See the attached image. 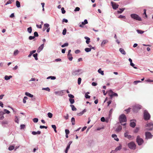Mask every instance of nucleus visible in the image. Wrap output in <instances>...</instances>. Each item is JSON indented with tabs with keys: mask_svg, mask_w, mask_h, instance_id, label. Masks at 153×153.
<instances>
[{
	"mask_svg": "<svg viewBox=\"0 0 153 153\" xmlns=\"http://www.w3.org/2000/svg\"><path fill=\"white\" fill-rule=\"evenodd\" d=\"M119 9H120V10H118L117 11V13H121L125 9L124 8H120Z\"/></svg>",
	"mask_w": 153,
	"mask_h": 153,
	"instance_id": "nucleus-30",
	"label": "nucleus"
},
{
	"mask_svg": "<svg viewBox=\"0 0 153 153\" xmlns=\"http://www.w3.org/2000/svg\"><path fill=\"white\" fill-rule=\"evenodd\" d=\"M132 19L139 21L142 20L141 18L138 15L136 14H132L130 15Z\"/></svg>",
	"mask_w": 153,
	"mask_h": 153,
	"instance_id": "nucleus-4",
	"label": "nucleus"
},
{
	"mask_svg": "<svg viewBox=\"0 0 153 153\" xmlns=\"http://www.w3.org/2000/svg\"><path fill=\"white\" fill-rule=\"evenodd\" d=\"M68 45V44L67 43H64L63 45H61V47L62 48L66 46H67Z\"/></svg>",
	"mask_w": 153,
	"mask_h": 153,
	"instance_id": "nucleus-52",
	"label": "nucleus"
},
{
	"mask_svg": "<svg viewBox=\"0 0 153 153\" xmlns=\"http://www.w3.org/2000/svg\"><path fill=\"white\" fill-rule=\"evenodd\" d=\"M38 54L37 53L33 54V56L34 57L35 59L36 60H37L38 59L37 58Z\"/></svg>",
	"mask_w": 153,
	"mask_h": 153,
	"instance_id": "nucleus-39",
	"label": "nucleus"
},
{
	"mask_svg": "<svg viewBox=\"0 0 153 153\" xmlns=\"http://www.w3.org/2000/svg\"><path fill=\"white\" fill-rule=\"evenodd\" d=\"M16 5L17 7H20V4L19 2L18 1H16Z\"/></svg>",
	"mask_w": 153,
	"mask_h": 153,
	"instance_id": "nucleus-29",
	"label": "nucleus"
},
{
	"mask_svg": "<svg viewBox=\"0 0 153 153\" xmlns=\"http://www.w3.org/2000/svg\"><path fill=\"white\" fill-rule=\"evenodd\" d=\"M25 95L30 97L32 98L33 97V95L28 92H26L25 93Z\"/></svg>",
	"mask_w": 153,
	"mask_h": 153,
	"instance_id": "nucleus-21",
	"label": "nucleus"
},
{
	"mask_svg": "<svg viewBox=\"0 0 153 153\" xmlns=\"http://www.w3.org/2000/svg\"><path fill=\"white\" fill-rule=\"evenodd\" d=\"M14 146H10L8 148V149L10 151H11L14 149Z\"/></svg>",
	"mask_w": 153,
	"mask_h": 153,
	"instance_id": "nucleus-32",
	"label": "nucleus"
},
{
	"mask_svg": "<svg viewBox=\"0 0 153 153\" xmlns=\"http://www.w3.org/2000/svg\"><path fill=\"white\" fill-rule=\"evenodd\" d=\"M4 112L2 111L0 112V120H3L4 118L3 116Z\"/></svg>",
	"mask_w": 153,
	"mask_h": 153,
	"instance_id": "nucleus-22",
	"label": "nucleus"
},
{
	"mask_svg": "<svg viewBox=\"0 0 153 153\" xmlns=\"http://www.w3.org/2000/svg\"><path fill=\"white\" fill-rule=\"evenodd\" d=\"M51 79L52 80H54L56 79V77L54 76H49L47 78V79Z\"/></svg>",
	"mask_w": 153,
	"mask_h": 153,
	"instance_id": "nucleus-26",
	"label": "nucleus"
},
{
	"mask_svg": "<svg viewBox=\"0 0 153 153\" xmlns=\"http://www.w3.org/2000/svg\"><path fill=\"white\" fill-rule=\"evenodd\" d=\"M44 26L45 28H48L49 27V25L48 23L45 24L44 25Z\"/></svg>",
	"mask_w": 153,
	"mask_h": 153,
	"instance_id": "nucleus-54",
	"label": "nucleus"
},
{
	"mask_svg": "<svg viewBox=\"0 0 153 153\" xmlns=\"http://www.w3.org/2000/svg\"><path fill=\"white\" fill-rule=\"evenodd\" d=\"M32 134L34 135L36 134H41V131H38L37 132L33 131L32 132Z\"/></svg>",
	"mask_w": 153,
	"mask_h": 153,
	"instance_id": "nucleus-23",
	"label": "nucleus"
},
{
	"mask_svg": "<svg viewBox=\"0 0 153 153\" xmlns=\"http://www.w3.org/2000/svg\"><path fill=\"white\" fill-rule=\"evenodd\" d=\"M136 140L139 145H141L143 142V139L141 138L139 136H137Z\"/></svg>",
	"mask_w": 153,
	"mask_h": 153,
	"instance_id": "nucleus-7",
	"label": "nucleus"
},
{
	"mask_svg": "<svg viewBox=\"0 0 153 153\" xmlns=\"http://www.w3.org/2000/svg\"><path fill=\"white\" fill-rule=\"evenodd\" d=\"M122 127L121 126H119L116 129V131L117 132L120 131L122 129Z\"/></svg>",
	"mask_w": 153,
	"mask_h": 153,
	"instance_id": "nucleus-18",
	"label": "nucleus"
},
{
	"mask_svg": "<svg viewBox=\"0 0 153 153\" xmlns=\"http://www.w3.org/2000/svg\"><path fill=\"white\" fill-rule=\"evenodd\" d=\"M111 4L113 9L115 10L118 7L119 5L111 1Z\"/></svg>",
	"mask_w": 153,
	"mask_h": 153,
	"instance_id": "nucleus-10",
	"label": "nucleus"
},
{
	"mask_svg": "<svg viewBox=\"0 0 153 153\" xmlns=\"http://www.w3.org/2000/svg\"><path fill=\"white\" fill-rule=\"evenodd\" d=\"M119 51L123 55H125L126 54L125 51L122 48H120Z\"/></svg>",
	"mask_w": 153,
	"mask_h": 153,
	"instance_id": "nucleus-19",
	"label": "nucleus"
},
{
	"mask_svg": "<svg viewBox=\"0 0 153 153\" xmlns=\"http://www.w3.org/2000/svg\"><path fill=\"white\" fill-rule=\"evenodd\" d=\"M52 127L54 129V131L56 132H57V131L56 130V127L55 125H52Z\"/></svg>",
	"mask_w": 153,
	"mask_h": 153,
	"instance_id": "nucleus-37",
	"label": "nucleus"
},
{
	"mask_svg": "<svg viewBox=\"0 0 153 153\" xmlns=\"http://www.w3.org/2000/svg\"><path fill=\"white\" fill-rule=\"evenodd\" d=\"M44 46V45L43 44L41 45L38 48L37 50V52L38 53H39L43 49Z\"/></svg>",
	"mask_w": 153,
	"mask_h": 153,
	"instance_id": "nucleus-15",
	"label": "nucleus"
},
{
	"mask_svg": "<svg viewBox=\"0 0 153 153\" xmlns=\"http://www.w3.org/2000/svg\"><path fill=\"white\" fill-rule=\"evenodd\" d=\"M68 96L71 99L73 98L74 97V96L71 94H68Z\"/></svg>",
	"mask_w": 153,
	"mask_h": 153,
	"instance_id": "nucleus-57",
	"label": "nucleus"
},
{
	"mask_svg": "<svg viewBox=\"0 0 153 153\" xmlns=\"http://www.w3.org/2000/svg\"><path fill=\"white\" fill-rule=\"evenodd\" d=\"M130 65L132 67L134 68L135 69H137V67L135 66V64H134L133 63H132L130 64Z\"/></svg>",
	"mask_w": 153,
	"mask_h": 153,
	"instance_id": "nucleus-48",
	"label": "nucleus"
},
{
	"mask_svg": "<svg viewBox=\"0 0 153 153\" xmlns=\"http://www.w3.org/2000/svg\"><path fill=\"white\" fill-rule=\"evenodd\" d=\"M15 122L18 124L19 123V120L18 118V117L16 116H15Z\"/></svg>",
	"mask_w": 153,
	"mask_h": 153,
	"instance_id": "nucleus-40",
	"label": "nucleus"
},
{
	"mask_svg": "<svg viewBox=\"0 0 153 153\" xmlns=\"http://www.w3.org/2000/svg\"><path fill=\"white\" fill-rule=\"evenodd\" d=\"M112 137L114 138V139L117 141H118L119 140V139L117 138V136L115 134H113L112 135Z\"/></svg>",
	"mask_w": 153,
	"mask_h": 153,
	"instance_id": "nucleus-17",
	"label": "nucleus"
},
{
	"mask_svg": "<svg viewBox=\"0 0 153 153\" xmlns=\"http://www.w3.org/2000/svg\"><path fill=\"white\" fill-rule=\"evenodd\" d=\"M141 106L140 105L136 104L134 105L133 107V110L134 112H136L137 111L141 108Z\"/></svg>",
	"mask_w": 153,
	"mask_h": 153,
	"instance_id": "nucleus-6",
	"label": "nucleus"
},
{
	"mask_svg": "<svg viewBox=\"0 0 153 153\" xmlns=\"http://www.w3.org/2000/svg\"><path fill=\"white\" fill-rule=\"evenodd\" d=\"M68 56V59H69V60H70V61L72 60L73 59V57L72 56L71 54V56Z\"/></svg>",
	"mask_w": 153,
	"mask_h": 153,
	"instance_id": "nucleus-60",
	"label": "nucleus"
},
{
	"mask_svg": "<svg viewBox=\"0 0 153 153\" xmlns=\"http://www.w3.org/2000/svg\"><path fill=\"white\" fill-rule=\"evenodd\" d=\"M119 120L120 123H122L123 122H126L127 121L126 117V115L122 114L119 117Z\"/></svg>",
	"mask_w": 153,
	"mask_h": 153,
	"instance_id": "nucleus-1",
	"label": "nucleus"
},
{
	"mask_svg": "<svg viewBox=\"0 0 153 153\" xmlns=\"http://www.w3.org/2000/svg\"><path fill=\"white\" fill-rule=\"evenodd\" d=\"M91 48H86L85 49V50L86 52H88L91 51Z\"/></svg>",
	"mask_w": 153,
	"mask_h": 153,
	"instance_id": "nucleus-35",
	"label": "nucleus"
},
{
	"mask_svg": "<svg viewBox=\"0 0 153 153\" xmlns=\"http://www.w3.org/2000/svg\"><path fill=\"white\" fill-rule=\"evenodd\" d=\"M61 10L62 11V14H64L66 12L65 11V10L64 7H62L61 8Z\"/></svg>",
	"mask_w": 153,
	"mask_h": 153,
	"instance_id": "nucleus-53",
	"label": "nucleus"
},
{
	"mask_svg": "<svg viewBox=\"0 0 153 153\" xmlns=\"http://www.w3.org/2000/svg\"><path fill=\"white\" fill-rule=\"evenodd\" d=\"M86 109H84L83 110V111H82V112H80V113L78 114V115L79 116H80L81 115H82L85 112H86Z\"/></svg>",
	"mask_w": 153,
	"mask_h": 153,
	"instance_id": "nucleus-27",
	"label": "nucleus"
},
{
	"mask_svg": "<svg viewBox=\"0 0 153 153\" xmlns=\"http://www.w3.org/2000/svg\"><path fill=\"white\" fill-rule=\"evenodd\" d=\"M81 78H79L78 79V85H80L81 84Z\"/></svg>",
	"mask_w": 153,
	"mask_h": 153,
	"instance_id": "nucleus-51",
	"label": "nucleus"
},
{
	"mask_svg": "<svg viewBox=\"0 0 153 153\" xmlns=\"http://www.w3.org/2000/svg\"><path fill=\"white\" fill-rule=\"evenodd\" d=\"M33 120L34 123H36L38 121V119L37 118H33Z\"/></svg>",
	"mask_w": 153,
	"mask_h": 153,
	"instance_id": "nucleus-50",
	"label": "nucleus"
},
{
	"mask_svg": "<svg viewBox=\"0 0 153 153\" xmlns=\"http://www.w3.org/2000/svg\"><path fill=\"white\" fill-rule=\"evenodd\" d=\"M34 36H35V37H38L39 36L38 33L37 32H35L34 33Z\"/></svg>",
	"mask_w": 153,
	"mask_h": 153,
	"instance_id": "nucleus-56",
	"label": "nucleus"
},
{
	"mask_svg": "<svg viewBox=\"0 0 153 153\" xmlns=\"http://www.w3.org/2000/svg\"><path fill=\"white\" fill-rule=\"evenodd\" d=\"M137 33H139V34H143L144 32V31H143L142 30H137Z\"/></svg>",
	"mask_w": 153,
	"mask_h": 153,
	"instance_id": "nucleus-46",
	"label": "nucleus"
},
{
	"mask_svg": "<svg viewBox=\"0 0 153 153\" xmlns=\"http://www.w3.org/2000/svg\"><path fill=\"white\" fill-rule=\"evenodd\" d=\"M28 99V98L27 97H25L23 98V103H25L26 102V100Z\"/></svg>",
	"mask_w": 153,
	"mask_h": 153,
	"instance_id": "nucleus-44",
	"label": "nucleus"
},
{
	"mask_svg": "<svg viewBox=\"0 0 153 153\" xmlns=\"http://www.w3.org/2000/svg\"><path fill=\"white\" fill-rule=\"evenodd\" d=\"M25 128V125L24 124H22L20 125V129H24Z\"/></svg>",
	"mask_w": 153,
	"mask_h": 153,
	"instance_id": "nucleus-55",
	"label": "nucleus"
},
{
	"mask_svg": "<svg viewBox=\"0 0 153 153\" xmlns=\"http://www.w3.org/2000/svg\"><path fill=\"white\" fill-rule=\"evenodd\" d=\"M4 114H5L6 113L9 114L10 113V112L9 111L6 109H4Z\"/></svg>",
	"mask_w": 153,
	"mask_h": 153,
	"instance_id": "nucleus-36",
	"label": "nucleus"
},
{
	"mask_svg": "<svg viewBox=\"0 0 153 153\" xmlns=\"http://www.w3.org/2000/svg\"><path fill=\"white\" fill-rule=\"evenodd\" d=\"M27 31L29 33H31L32 32V27H30L27 28Z\"/></svg>",
	"mask_w": 153,
	"mask_h": 153,
	"instance_id": "nucleus-28",
	"label": "nucleus"
},
{
	"mask_svg": "<svg viewBox=\"0 0 153 153\" xmlns=\"http://www.w3.org/2000/svg\"><path fill=\"white\" fill-rule=\"evenodd\" d=\"M108 42V40H104L101 42V46L102 47H103L104 45L106 44Z\"/></svg>",
	"mask_w": 153,
	"mask_h": 153,
	"instance_id": "nucleus-14",
	"label": "nucleus"
},
{
	"mask_svg": "<svg viewBox=\"0 0 153 153\" xmlns=\"http://www.w3.org/2000/svg\"><path fill=\"white\" fill-rule=\"evenodd\" d=\"M39 127L40 128H45V129H47V126H40Z\"/></svg>",
	"mask_w": 153,
	"mask_h": 153,
	"instance_id": "nucleus-61",
	"label": "nucleus"
},
{
	"mask_svg": "<svg viewBox=\"0 0 153 153\" xmlns=\"http://www.w3.org/2000/svg\"><path fill=\"white\" fill-rule=\"evenodd\" d=\"M42 90H45L48 91L49 92L50 91V89L48 87L46 88H42Z\"/></svg>",
	"mask_w": 153,
	"mask_h": 153,
	"instance_id": "nucleus-49",
	"label": "nucleus"
},
{
	"mask_svg": "<svg viewBox=\"0 0 153 153\" xmlns=\"http://www.w3.org/2000/svg\"><path fill=\"white\" fill-rule=\"evenodd\" d=\"M83 72V71L82 69H79L76 70L72 73V74L74 76H78Z\"/></svg>",
	"mask_w": 153,
	"mask_h": 153,
	"instance_id": "nucleus-2",
	"label": "nucleus"
},
{
	"mask_svg": "<svg viewBox=\"0 0 153 153\" xmlns=\"http://www.w3.org/2000/svg\"><path fill=\"white\" fill-rule=\"evenodd\" d=\"M128 131H126L124 133V137H125L127 138V137L129 135H128Z\"/></svg>",
	"mask_w": 153,
	"mask_h": 153,
	"instance_id": "nucleus-41",
	"label": "nucleus"
},
{
	"mask_svg": "<svg viewBox=\"0 0 153 153\" xmlns=\"http://www.w3.org/2000/svg\"><path fill=\"white\" fill-rule=\"evenodd\" d=\"M129 148L132 149H135L136 148V145L133 142H131L128 144Z\"/></svg>",
	"mask_w": 153,
	"mask_h": 153,
	"instance_id": "nucleus-5",
	"label": "nucleus"
},
{
	"mask_svg": "<svg viewBox=\"0 0 153 153\" xmlns=\"http://www.w3.org/2000/svg\"><path fill=\"white\" fill-rule=\"evenodd\" d=\"M143 114L144 119L145 120H148L150 119V115L147 111L145 110Z\"/></svg>",
	"mask_w": 153,
	"mask_h": 153,
	"instance_id": "nucleus-3",
	"label": "nucleus"
},
{
	"mask_svg": "<svg viewBox=\"0 0 153 153\" xmlns=\"http://www.w3.org/2000/svg\"><path fill=\"white\" fill-rule=\"evenodd\" d=\"M12 77V76H8L7 75H6L4 76V79L5 80H8L10 79Z\"/></svg>",
	"mask_w": 153,
	"mask_h": 153,
	"instance_id": "nucleus-20",
	"label": "nucleus"
},
{
	"mask_svg": "<svg viewBox=\"0 0 153 153\" xmlns=\"http://www.w3.org/2000/svg\"><path fill=\"white\" fill-rule=\"evenodd\" d=\"M70 106L71 107L72 110L73 111H76V108L75 107L74 105H71Z\"/></svg>",
	"mask_w": 153,
	"mask_h": 153,
	"instance_id": "nucleus-38",
	"label": "nucleus"
},
{
	"mask_svg": "<svg viewBox=\"0 0 153 153\" xmlns=\"http://www.w3.org/2000/svg\"><path fill=\"white\" fill-rule=\"evenodd\" d=\"M19 51L18 50H15L13 52V55L14 56H16L19 53Z\"/></svg>",
	"mask_w": 153,
	"mask_h": 153,
	"instance_id": "nucleus-33",
	"label": "nucleus"
},
{
	"mask_svg": "<svg viewBox=\"0 0 153 153\" xmlns=\"http://www.w3.org/2000/svg\"><path fill=\"white\" fill-rule=\"evenodd\" d=\"M65 90H61L59 91H55L54 93L56 94H58L59 96H62L64 94Z\"/></svg>",
	"mask_w": 153,
	"mask_h": 153,
	"instance_id": "nucleus-9",
	"label": "nucleus"
},
{
	"mask_svg": "<svg viewBox=\"0 0 153 153\" xmlns=\"http://www.w3.org/2000/svg\"><path fill=\"white\" fill-rule=\"evenodd\" d=\"M48 116L49 118H51L53 116V114L50 112H49L48 114Z\"/></svg>",
	"mask_w": 153,
	"mask_h": 153,
	"instance_id": "nucleus-42",
	"label": "nucleus"
},
{
	"mask_svg": "<svg viewBox=\"0 0 153 153\" xmlns=\"http://www.w3.org/2000/svg\"><path fill=\"white\" fill-rule=\"evenodd\" d=\"M69 101L71 104H73L74 102V99L70 98L69 99Z\"/></svg>",
	"mask_w": 153,
	"mask_h": 153,
	"instance_id": "nucleus-43",
	"label": "nucleus"
},
{
	"mask_svg": "<svg viewBox=\"0 0 153 153\" xmlns=\"http://www.w3.org/2000/svg\"><path fill=\"white\" fill-rule=\"evenodd\" d=\"M146 127H148V128H147L148 130L150 131L152 130L153 128V123L150 122L147 123Z\"/></svg>",
	"mask_w": 153,
	"mask_h": 153,
	"instance_id": "nucleus-8",
	"label": "nucleus"
},
{
	"mask_svg": "<svg viewBox=\"0 0 153 153\" xmlns=\"http://www.w3.org/2000/svg\"><path fill=\"white\" fill-rule=\"evenodd\" d=\"M71 122L72 125H74L75 124V118L73 117L71 119Z\"/></svg>",
	"mask_w": 153,
	"mask_h": 153,
	"instance_id": "nucleus-31",
	"label": "nucleus"
},
{
	"mask_svg": "<svg viewBox=\"0 0 153 153\" xmlns=\"http://www.w3.org/2000/svg\"><path fill=\"white\" fill-rule=\"evenodd\" d=\"M98 72L101 74L102 75H104L103 71L101 70V68H100L98 71Z\"/></svg>",
	"mask_w": 153,
	"mask_h": 153,
	"instance_id": "nucleus-25",
	"label": "nucleus"
},
{
	"mask_svg": "<svg viewBox=\"0 0 153 153\" xmlns=\"http://www.w3.org/2000/svg\"><path fill=\"white\" fill-rule=\"evenodd\" d=\"M122 148V146L121 144H120L119 146L117 147L114 150L115 152H116L117 151H120Z\"/></svg>",
	"mask_w": 153,
	"mask_h": 153,
	"instance_id": "nucleus-16",
	"label": "nucleus"
},
{
	"mask_svg": "<svg viewBox=\"0 0 153 153\" xmlns=\"http://www.w3.org/2000/svg\"><path fill=\"white\" fill-rule=\"evenodd\" d=\"M80 52V51L79 50H76L75 51V53L76 54H78Z\"/></svg>",
	"mask_w": 153,
	"mask_h": 153,
	"instance_id": "nucleus-64",
	"label": "nucleus"
},
{
	"mask_svg": "<svg viewBox=\"0 0 153 153\" xmlns=\"http://www.w3.org/2000/svg\"><path fill=\"white\" fill-rule=\"evenodd\" d=\"M35 38V36H29L28 39L30 40H31L34 39Z\"/></svg>",
	"mask_w": 153,
	"mask_h": 153,
	"instance_id": "nucleus-59",
	"label": "nucleus"
},
{
	"mask_svg": "<svg viewBox=\"0 0 153 153\" xmlns=\"http://www.w3.org/2000/svg\"><path fill=\"white\" fill-rule=\"evenodd\" d=\"M64 117L65 120H68V119L69 117L68 114H67L66 116H64Z\"/></svg>",
	"mask_w": 153,
	"mask_h": 153,
	"instance_id": "nucleus-62",
	"label": "nucleus"
},
{
	"mask_svg": "<svg viewBox=\"0 0 153 153\" xmlns=\"http://www.w3.org/2000/svg\"><path fill=\"white\" fill-rule=\"evenodd\" d=\"M85 39H86V43L87 44H88L90 42V39L88 37H86V36H85V37H84Z\"/></svg>",
	"mask_w": 153,
	"mask_h": 153,
	"instance_id": "nucleus-24",
	"label": "nucleus"
},
{
	"mask_svg": "<svg viewBox=\"0 0 153 153\" xmlns=\"http://www.w3.org/2000/svg\"><path fill=\"white\" fill-rule=\"evenodd\" d=\"M14 0H9L7 2L6 4H5V5H7V4H10L12 3V2H14Z\"/></svg>",
	"mask_w": 153,
	"mask_h": 153,
	"instance_id": "nucleus-34",
	"label": "nucleus"
},
{
	"mask_svg": "<svg viewBox=\"0 0 153 153\" xmlns=\"http://www.w3.org/2000/svg\"><path fill=\"white\" fill-rule=\"evenodd\" d=\"M88 23V22L87 19H85L83 22H82V25H84L87 24Z\"/></svg>",
	"mask_w": 153,
	"mask_h": 153,
	"instance_id": "nucleus-45",
	"label": "nucleus"
},
{
	"mask_svg": "<svg viewBox=\"0 0 153 153\" xmlns=\"http://www.w3.org/2000/svg\"><path fill=\"white\" fill-rule=\"evenodd\" d=\"M79 10H80V8L78 7H76L74 11H79Z\"/></svg>",
	"mask_w": 153,
	"mask_h": 153,
	"instance_id": "nucleus-63",
	"label": "nucleus"
},
{
	"mask_svg": "<svg viewBox=\"0 0 153 153\" xmlns=\"http://www.w3.org/2000/svg\"><path fill=\"white\" fill-rule=\"evenodd\" d=\"M135 122V120H131L130 121V126L133 128L134 127L136 126Z\"/></svg>",
	"mask_w": 153,
	"mask_h": 153,
	"instance_id": "nucleus-13",
	"label": "nucleus"
},
{
	"mask_svg": "<svg viewBox=\"0 0 153 153\" xmlns=\"http://www.w3.org/2000/svg\"><path fill=\"white\" fill-rule=\"evenodd\" d=\"M134 138V137L133 136H131V135H129L127 137V138H128L130 140H132Z\"/></svg>",
	"mask_w": 153,
	"mask_h": 153,
	"instance_id": "nucleus-47",
	"label": "nucleus"
},
{
	"mask_svg": "<svg viewBox=\"0 0 153 153\" xmlns=\"http://www.w3.org/2000/svg\"><path fill=\"white\" fill-rule=\"evenodd\" d=\"M66 29L65 28H64L63 30L62 34L63 35H65L66 34Z\"/></svg>",
	"mask_w": 153,
	"mask_h": 153,
	"instance_id": "nucleus-58",
	"label": "nucleus"
},
{
	"mask_svg": "<svg viewBox=\"0 0 153 153\" xmlns=\"http://www.w3.org/2000/svg\"><path fill=\"white\" fill-rule=\"evenodd\" d=\"M146 139H148L152 138V135L149 132H146L145 133Z\"/></svg>",
	"mask_w": 153,
	"mask_h": 153,
	"instance_id": "nucleus-11",
	"label": "nucleus"
},
{
	"mask_svg": "<svg viewBox=\"0 0 153 153\" xmlns=\"http://www.w3.org/2000/svg\"><path fill=\"white\" fill-rule=\"evenodd\" d=\"M72 143V141H70L69 143H68L67 147L66 149L65 150V153H67L68 151L70 148V146L71 144Z\"/></svg>",
	"mask_w": 153,
	"mask_h": 153,
	"instance_id": "nucleus-12",
	"label": "nucleus"
}]
</instances>
